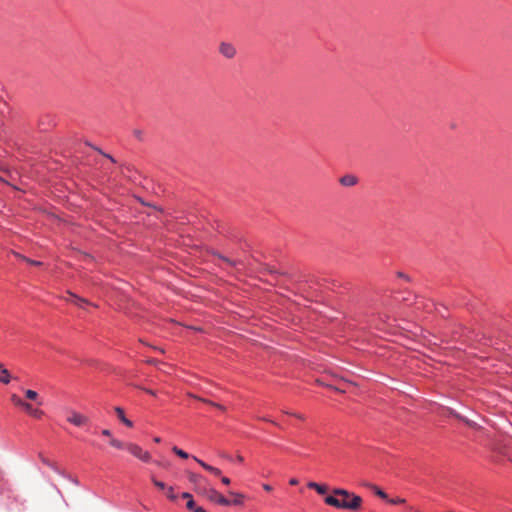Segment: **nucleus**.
<instances>
[{
	"label": "nucleus",
	"instance_id": "1",
	"mask_svg": "<svg viewBox=\"0 0 512 512\" xmlns=\"http://www.w3.org/2000/svg\"><path fill=\"white\" fill-rule=\"evenodd\" d=\"M332 493V495H328L324 499V502L327 505L337 509H347L352 511L360 509L362 504V498L360 496L343 488H335Z\"/></svg>",
	"mask_w": 512,
	"mask_h": 512
},
{
	"label": "nucleus",
	"instance_id": "2",
	"mask_svg": "<svg viewBox=\"0 0 512 512\" xmlns=\"http://www.w3.org/2000/svg\"><path fill=\"white\" fill-rule=\"evenodd\" d=\"M125 449L131 453L136 458L140 459L143 462H149L151 456L149 452L144 451L139 445L134 443H127Z\"/></svg>",
	"mask_w": 512,
	"mask_h": 512
},
{
	"label": "nucleus",
	"instance_id": "3",
	"mask_svg": "<svg viewBox=\"0 0 512 512\" xmlns=\"http://www.w3.org/2000/svg\"><path fill=\"white\" fill-rule=\"evenodd\" d=\"M67 421L76 427H82L89 423V418L75 410H69Z\"/></svg>",
	"mask_w": 512,
	"mask_h": 512
},
{
	"label": "nucleus",
	"instance_id": "4",
	"mask_svg": "<svg viewBox=\"0 0 512 512\" xmlns=\"http://www.w3.org/2000/svg\"><path fill=\"white\" fill-rule=\"evenodd\" d=\"M207 497L219 504V505H222V506H230L231 505V501L228 500L226 497H224L221 493H219L217 490L211 488L207 491Z\"/></svg>",
	"mask_w": 512,
	"mask_h": 512
},
{
	"label": "nucleus",
	"instance_id": "5",
	"mask_svg": "<svg viewBox=\"0 0 512 512\" xmlns=\"http://www.w3.org/2000/svg\"><path fill=\"white\" fill-rule=\"evenodd\" d=\"M219 52L228 59H232L236 55L235 47L228 42H222L220 44Z\"/></svg>",
	"mask_w": 512,
	"mask_h": 512
},
{
	"label": "nucleus",
	"instance_id": "6",
	"mask_svg": "<svg viewBox=\"0 0 512 512\" xmlns=\"http://www.w3.org/2000/svg\"><path fill=\"white\" fill-rule=\"evenodd\" d=\"M21 408L33 418L41 419L44 416L43 410L34 408L30 403L26 401Z\"/></svg>",
	"mask_w": 512,
	"mask_h": 512
},
{
	"label": "nucleus",
	"instance_id": "7",
	"mask_svg": "<svg viewBox=\"0 0 512 512\" xmlns=\"http://www.w3.org/2000/svg\"><path fill=\"white\" fill-rule=\"evenodd\" d=\"M415 308L417 310L419 309H424L428 312L432 311V309L434 308V303L432 301H429V300H425L424 298H418L416 301H415Z\"/></svg>",
	"mask_w": 512,
	"mask_h": 512
},
{
	"label": "nucleus",
	"instance_id": "8",
	"mask_svg": "<svg viewBox=\"0 0 512 512\" xmlns=\"http://www.w3.org/2000/svg\"><path fill=\"white\" fill-rule=\"evenodd\" d=\"M201 467H203L206 471L212 473L213 475L215 476H220L221 475V471L220 469L214 467V466H211L209 464H207L206 462L202 461L201 459L197 458L196 456H193L192 457Z\"/></svg>",
	"mask_w": 512,
	"mask_h": 512
},
{
	"label": "nucleus",
	"instance_id": "9",
	"mask_svg": "<svg viewBox=\"0 0 512 512\" xmlns=\"http://www.w3.org/2000/svg\"><path fill=\"white\" fill-rule=\"evenodd\" d=\"M68 295H69V297L66 298V300L68 302H71V303L75 304L76 306H78L80 308H84V305H88L89 304V302L86 299H83V298H81V297H79V296H77V295H75V294H73L71 292H68Z\"/></svg>",
	"mask_w": 512,
	"mask_h": 512
},
{
	"label": "nucleus",
	"instance_id": "10",
	"mask_svg": "<svg viewBox=\"0 0 512 512\" xmlns=\"http://www.w3.org/2000/svg\"><path fill=\"white\" fill-rule=\"evenodd\" d=\"M214 256L218 257L221 261L226 263L230 267H237L239 265H242V261L240 260H231L227 258L226 256L220 254V253H213Z\"/></svg>",
	"mask_w": 512,
	"mask_h": 512
},
{
	"label": "nucleus",
	"instance_id": "11",
	"mask_svg": "<svg viewBox=\"0 0 512 512\" xmlns=\"http://www.w3.org/2000/svg\"><path fill=\"white\" fill-rule=\"evenodd\" d=\"M115 412L119 418V420L124 424L126 425L127 427H132L133 426V423L131 420H129L128 418H126L125 416V413H124V410L121 408V407H115Z\"/></svg>",
	"mask_w": 512,
	"mask_h": 512
},
{
	"label": "nucleus",
	"instance_id": "12",
	"mask_svg": "<svg viewBox=\"0 0 512 512\" xmlns=\"http://www.w3.org/2000/svg\"><path fill=\"white\" fill-rule=\"evenodd\" d=\"M11 381V375L9 371L0 363V382L3 384H9Z\"/></svg>",
	"mask_w": 512,
	"mask_h": 512
},
{
	"label": "nucleus",
	"instance_id": "13",
	"mask_svg": "<svg viewBox=\"0 0 512 512\" xmlns=\"http://www.w3.org/2000/svg\"><path fill=\"white\" fill-rule=\"evenodd\" d=\"M340 183L343 186L351 187L354 186L357 183V178L353 175H345L340 178Z\"/></svg>",
	"mask_w": 512,
	"mask_h": 512
},
{
	"label": "nucleus",
	"instance_id": "14",
	"mask_svg": "<svg viewBox=\"0 0 512 512\" xmlns=\"http://www.w3.org/2000/svg\"><path fill=\"white\" fill-rule=\"evenodd\" d=\"M229 494L234 496V499L230 500L231 501V505H235V506L243 505V500H244V495L243 494L237 493V492H232V491H230Z\"/></svg>",
	"mask_w": 512,
	"mask_h": 512
},
{
	"label": "nucleus",
	"instance_id": "15",
	"mask_svg": "<svg viewBox=\"0 0 512 512\" xmlns=\"http://www.w3.org/2000/svg\"><path fill=\"white\" fill-rule=\"evenodd\" d=\"M181 497L184 498V499H188L186 507H187L188 510H192L194 505H195V502H194V500L192 498V495L189 492H183L181 494Z\"/></svg>",
	"mask_w": 512,
	"mask_h": 512
},
{
	"label": "nucleus",
	"instance_id": "16",
	"mask_svg": "<svg viewBox=\"0 0 512 512\" xmlns=\"http://www.w3.org/2000/svg\"><path fill=\"white\" fill-rule=\"evenodd\" d=\"M172 451L179 457L183 458V459H187L189 458V454L187 452H185L184 450L178 448L177 446H174L172 448Z\"/></svg>",
	"mask_w": 512,
	"mask_h": 512
},
{
	"label": "nucleus",
	"instance_id": "17",
	"mask_svg": "<svg viewBox=\"0 0 512 512\" xmlns=\"http://www.w3.org/2000/svg\"><path fill=\"white\" fill-rule=\"evenodd\" d=\"M11 401L13 402L14 405L18 407H22L23 404L25 403V401L21 399L17 394L11 395Z\"/></svg>",
	"mask_w": 512,
	"mask_h": 512
},
{
	"label": "nucleus",
	"instance_id": "18",
	"mask_svg": "<svg viewBox=\"0 0 512 512\" xmlns=\"http://www.w3.org/2000/svg\"><path fill=\"white\" fill-rule=\"evenodd\" d=\"M110 444L117 449H125L127 443H123L120 440L112 438Z\"/></svg>",
	"mask_w": 512,
	"mask_h": 512
},
{
	"label": "nucleus",
	"instance_id": "19",
	"mask_svg": "<svg viewBox=\"0 0 512 512\" xmlns=\"http://www.w3.org/2000/svg\"><path fill=\"white\" fill-rule=\"evenodd\" d=\"M372 489H373L374 493H375L378 497H380V498H382V499H387V498H388V495L386 494V492H384V491H383L382 489H380L379 487H377V486H372Z\"/></svg>",
	"mask_w": 512,
	"mask_h": 512
},
{
	"label": "nucleus",
	"instance_id": "20",
	"mask_svg": "<svg viewBox=\"0 0 512 512\" xmlns=\"http://www.w3.org/2000/svg\"><path fill=\"white\" fill-rule=\"evenodd\" d=\"M23 261L26 262L29 265H32V266L39 267V266L43 265V262L37 261V260H33V259L28 258V257H23Z\"/></svg>",
	"mask_w": 512,
	"mask_h": 512
},
{
	"label": "nucleus",
	"instance_id": "21",
	"mask_svg": "<svg viewBox=\"0 0 512 512\" xmlns=\"http://www.w3.org/2000/svg\"><path fill=\"white\" fill-rule=\"evenodd\" d=\"M42 462L47 465L48 467H50L51 469H53L55 472L61 474V475H65L64 473H62L53 463H51L50 461H48L47 459L45 458H42Z\"/></svg>",
	"mask_w": 512,
	"mask_h": 512
},
{
	"label": "nucleus",
	"instance_id": "22",
	"mask_svg": "<svg viewBox=\"0 0 512 512\" xmlns=\"http://www.w3.org/2000/svg\"><path fill=\"white\" fill-rule=\"evenodd\" d=\"M25 396L30 400H36L38 397V393L34 390L28 389L25 391Z\"/></svg>",
	"mask_w": 512,
	"mask_h": 512
},
{
	"label": "nucleus",
	"instance_id": "23",
	"mask_svg": "<svg viewBox=\"0 0 512 512\" xmlns=\"http://www.w3.org/2000/svg\"><path fill=\"white\" fill-rule=\"evenodd\" d=\"M188 478H189L190 482L198 483L202 479V476L199 474H196V473H190Z\"/></svg>",
	"mask_w": 512,
	"mask_h": 512
},
{
	"label": "nucleus",
	"instance_id": "24",
	"mask_svg": "<svg viewBox=\"0 0 512 512\" xmlns=\"http://www.w3.org/2000/svg\"><path fill=\"white\" fill-rule=\"evenodd\" d=\"M315 491L320 494V495H324L327 493L328 491V487L326 485H323V484H318L317 488L315 489Z\"/></svg>",
	"mask_w": 512,
	"mask_h": 512
},
{
	"label": "nucleus",
	"instance_id": "25",
	"mask_svg": "<svg viewBox=\"0 0 512 512\" xmlns=\"http://www.w3.org/2000/svg\"><path fill=\"white\" fill-rule=\"evenodd\" d=\"M152 482H153V484H154L157 488H159V489H161V490L166 489V484H165L164 482L159 481V480H157V479H155V478H152Z\"/></svg>",
	"mask_w": 512,
	"mask_h": 512
},
{
	"label": "nucleus",
	"instance_id": "26",
	"mask_svg": "<svg viewBox=\"0 0 512 512\" xmlns=\"http://www.w3.org/2000/svg\"><path fill=\"white\" fill-rule=\"evenodd\" d=\"M167 497L172 501H175L177 498V496L174 493V489L171 486L167 488Z\"/></svg>",
	"mask_w": 512,
	"mask_h": 512
},
{
	"label": "nucleus",
	"instance_id": "27",
	"mask_svg": "<svg viewBox=\"0 0 512 512\" xmlns=\"http://www.w3.org/2000/svg\"><path fill=\"white\" fill-rule=\"evenodd\" d=\"M203 401L205 403H208V404H210V405H212V406L222 410V411H225V407L223 405H221V404H218V403H215V402H212V401H208V400H203Z\"/></svg>",
	"mask_w": 512,
	"mask_h": 512
},
{
	"label": "nucleus",
	"instance_id": "28",
	"mask_svg": "<svg viewBox=\"0 0 512 512\" xmlns=\"http://www.w3.org/2000/svg\"><path fill=\"white\" fill-rule=\"evenodd\" d=\"M193 512H206V510L203 507L194 505L193 509L191 510Z\"/></svg>",
	"mask_w": 512,
	"mask_h": 512
},
{
	"label": "nucleus",
	"instance_id": "29",
	"mask_svg": "<svg viewBox=\"0 0 512 512\" xmlns=\"http://www.w3.org/2000/svg\"><path fill=\"white\" fill-rule=\"evenodd\" d=\"M101 434L106 437H111V431L109 429H103Z\"/></svg>",
	"mask_w": 512,
	"mask_h": 512
},
{
	"label": "nucleus",
	"instance_id": "30",
	"mask_svg": "<svg viewBox=\"0 0 512 512\" xmlns=\"http://www.w3.org/2000/svg\"><path fill=\"white\" fill-rule=\"evenodd\" d=\"M318 484H319V483H316V482H309V483L307 484V486H308L310 489H314V490H315V489L317 488Z\"/></svg>",
	"mask_w": 512,
	"mask_h": 512
},
{
	"label": "nucleus",
	"instance_id": "31",
	"mask_svg": "<svg viewBox=\"0 0 512 512\" xmlns=\"http://www.w3.org/2000/svg\"><path fill=\"white\" fill-rule=\"evenodd\" d=\"M221 482L224 484V485H229L230 484V479L228 477H222L221 478Z\"/></svg>",
	"mask_w": 512,
	"mask_h": 512
},
{
	"label": "nucleus",
	"instance_id": "32",
	"mask_svg": "<svg viewBox=\"0 0 512 512\" xmlns=\"http://www.w3.org/2000/svg\"><path fill=\"white\" fill-rule=\"evenodd\" d=\"M403 502H404V500L400 499V498L390 500V503H392V504H400V503H403Z\"/></svg>",
	"mask_w": 512,
	"mask_h": 512
},
{
	"label": "nucleus",
	"instance_id": "33",
	"mask_svg": "<svg viewBox=\"0 0 512 512\" xmlns=\"http://www.w3.org/2000/svg\"><path fill=\"white\" fill-rule=\"evenodd\" d=\"M13 254L15 257H17L19 260L23 261V257H25L24 255L18 253V252H15L13 251Z\"/></svg>",
	"mask_w": 512,
	"mask_h": 512
},
{
	"label": "nucleus",
	"instance_id": "34",
	"mask_svg": "<svg viewBox=\"0 0 512 512\" xmlns=\"http://www.w3.org/2000/svg\"><path fill=\"white\" fill-rule=\"evenodd\" d=\"M262 487H263V489H264L265 491H268V492L272 490L271 485L266 484V483H265V484H263V485H262Z\"/></svg>",
	"mask_w": 512,
	"mask_h": 512
},
{
	"label": "nucleus",
	"instance_id": "35",
	"mask_svg": "<svg viewBox=\"0 0 512 512\" xmlns=\"http://www.w3.org/2000/svg\"><path fill=\"white\" fill-rule=\"evenodd\" d=\"M298 483H299V481H298V479H296V478H292V479H290V481H289V484H290V485H297Z\"/></svg>",
	"mask_w": 512,
	"mask_h": 512
},
{
	"label": "nucleus",
	"instance_id": "36",
	"mask_svg": "<svg viewBox=\"0 0 512 512\" xmlns=\"http://www.w3.org/2000/svg\"><path fill=\"white\" fill-rule=\"evenodd\" d=\"M141 134H142V132H141L140 130H135V131H134V135H135L137 138H139V139L141 138Z\"/></svg>",
	"mask_w": 512,
	"mask_h": 512
},
{
	"label": "nucleus",
	"instance_id": "37",
	"mask_svg": "<svg viewBox=\"0 0 512 512\" xmlns=\"http://www.w3.org/2000/svg\"><path fill=\"white\" fill-rule=\"evenodd\" d=\"M465 422H466L469 426H471V427H476V423H475V422H473V421L465 420Z\"/></svg>",
	"mask_w": 512,
	"mask_h": 512
},
{
	"label": "nucleus",
	"instance_id": "38",
	"mask_svg": "<svg viewBox=\"0 0 512 512\" xmlns=\"http://www.w3.org/2000/svg\"><path fill=\"white\" fill-rule=\"evenodd\" d=\"M261 419L264 420V421H267V422H271L274 425H278L275 421H272V420L268 419V417H263Z\"/></svg>",
	"mask_w": 512,
	"mask_h": 512
},
{
	"label": "nucleus",
	"instance_id": "39",
	"mask_svg": "<svg viewBox=\"0 0 512 512\" xmlns=\"http://www.w3.org/2000/svg\"><path fill=\"white\" fill-rule=\"evenodd\" d=\"M285 413H286V414H289V412H286V411H285ZM290 415H292V414L290 413ZM293 415H294L295 417H297L298 419H300V420H303V419H304V418H303V416H302V415H300V414H293Z\"/></svg>",
	"mask_w": 512,
	"mask_h": 512
},
{
	"label": "nucleus",
	"instance_id": "40",
	"mask_svg": "<svg viewBox=\"0 0 512 512\" xmlns=\"http://www.w3.org/2000/svg\"><path fill=\"white\" fill-rule=\"evenodd\" d=\"M145 391H146L148 394H150V395H153V396L155 395V392H154L153 390L146 389Z\"/></svg>",
	"mask_w": 512,
	"mask_h": 512
},
{
	"label": "nucleus",
	"instance_id": "41",
	"mask_svg": "<svg viewBox=\"0 0 512 512\" xmlns=\"http://www.w3.org/2000/svg\"><path fill=\"white\" fill-rule=\"evenodd\" d=\"M154 442L155 443H160L161 442V438L160 437H155L154 438Z\"/></svg>",
	"mask_w": 512,
	"mask_h": 512
},
{
	"label": "nucleus",
	"instance_id": "42",
	"mask_svg": "<svg viewBox=\"0 0 512 512\" xmlns=\"http://www.w3.org/2000/svg\"><path fill=\"white\" fill-rule=\"evenodd\" d=\"M107 157H108L112 162H114V161H115V160L113 159V157H112V156L107 155Z\"/></svg>",
	"mask_w": 512,
	"mask_h": 512
},
{
	"label": "nucleus",
	"instance_id": "43",
	"mask_svg": "<svg viewBox=\"0 0 512 512\" xmlns=\"http://www.w3.org/2000/svg\"><path fill=\"white\" fill-rule=\"evenodd\" d=\"M72 481H73V483H75L76 485L78 484V481H77L76 479H73Z\"/></svg>",
	"mask_w": 512,
	"mask_h": 512
},
{
	"label": "nucleus",
	"instance_id": "44",
	"mask_svg": "<svg viewBox=\"0 0 512 512\" xmlns=\"http://www.w3.org/2000/svg\"><path fill=\"white\" fill-rule=\"evenodd\" d=\"M243 458L241 456L238 457V461H242Z\"/></svg>",
	"mask_w": 512,
	"mask_h": 512
}]
</instances>
